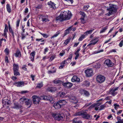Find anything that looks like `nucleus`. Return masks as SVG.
<instances>
[{
  "label": "nucleus",
  "instance_id": "nucleus-61",
  "mask_svg": "<svg viewBox=\"0 0 123 123\" xmlns=\"http://www.w3.org/2000/svg\"><path fill=\"white\" fill-rule=\"evenodd\" d=\"M48 51V48L47 47H46L44 49V54H46V52H47Z\"/></svg>",
  "mask_w": 123,
  "mask_h": 123
},
{
  "label": "nucleus",
  "instance_id": "nucleus-53",
  "mask_svg": "<svg viewBox=\"0 0 123 123\" xmlns=\"http://www.w3.org/2000/svg\"><path fill=\"white\" fill-rule=\"evenodd\" d=\"M104 51L103 49H101L98 51H95V54H97L101 52H103Z\"/></svg>",
  "mask_w": 123,
  "mask_h": 123
},
{
  "label": "nucleus",
  "instance_id": "nucleus-25",
  "mask_svg": "<svg viewBox=\"0 0 123 123\" xmlns=\"http://www.w3.org/2000/svg\"><path fill=\"white\" fill-rule=\"evenodd\" d=\"M80 50V48H79L75 53L74 54L76 55L74 58L75 60L77 59L78 57H79V52Z\"/></svg>",
  "mask_w": 123,
  "mask_h": 123
},
{
  "label": "nucleus",
  "instance_id": "nucleus-30",
  "mask_svg": "<svg viewBox=\"0 0 123 123\" xmlns=\"http://www.w3.org/2000/svg\"><path fill=\"white\" fill-rule=\"evenodd\" d=\"M27 99L25 97H23L20 99L19 101L20 102L22 103L24 101H25Z\"/></svg>",
  "mask_w": 123,
  "mask_h": 123
},
{
  "label": "nucleus",
  "instance_id": "nucleus-22",
  "mask_svg": "<svg viewBox=\"0 0 123 123\" xmlns=\"http://www.w3.org/2000/svg\"><path fill=\"white\" fill-rule=\"evenodd\" d=\"M68 63V62H67L66 60L63 61L61 63V66L59 67V68L60 69L63 68L64 66V65Z\"/></svg>",
  "mask_w": 123,
  "mask_h": 123
},
{
  "label": "nucleus",
  "instance_id": "nucleus-47",
  "mask_svg": "<svg viewBox=\"0 0 123 123\" xmlns=\"http://www.w3.org/2000/svg\"><path fill=\"white\" fill-rule=\"evenodd\" d=\"M69 3L70 4H72L73 2V0H64Z\"/></svg>",
  "mask_w": 123,
  "mask_h": 123
},
{
  "label": "nucleus",
  "instance_id": "nucleus-9",
  "mask_svg": "<svg viewBox=\"0 0 123 123\" xmlns=\"http://www.w3.org/2000/svg\"><path fill=\"white\" fill-rule=\"evenodd\" d=\"M85 73L87 77H90L93 75V71L91 69H88L85 70Z\"/></svg>",
  "mask_w": 123,
  "mask_h": 123
},
{
  "label": "nucleus",
  "instance_id": "nucleus-59",
  "mask_svg": "<svg viewBox=\"0 0 123 123\" xmlns=\"http://www.w3.org/2000/svg\"><path fill=\"white\" fill-rule=\"evenodd\" d=\"M42 6L41 5H38V6H37L36 7V8H37L39 9L41 8H42Z\"/></svg>",
  "mask_w": 123,
  "mask_h": 123
},
{
  "label": "nucleus",
  "instance_id": "nucleus-4",
  "mask_svg": "<svg viewBox=\"0 0 123 123\" xmlns=\"http://www.w3.org/2000/svg\"><path fill=\"white\" fill-rule=\"evenodd\" d=\"M66 103V100H60L57 103H54L53 105V106L55 108V107L61 108L62 107L63 105H65Z\"/></svg>",
  "mask_w": 123,
  "mask_h": 123
},
{
  "label": "nucleus",
  "instance_id": "nucleus-8",
  "mask_svg": "<svg viewBox=\"0 0 123 123\" xmlns=\"http://www.w3.org/2000/svg\"><path fill=\"white\" fill-rule=\"evenodd\" d=\"M40 99L41 100H49L51 103H54V101L52 98H49V97L45 96H43L40 97Z\"/></svg>",
  "mask_w": 123,
  "mask_h": 123
},
{
  "label": "nucleus",
  "instance_id": "nucleus-29",
  "mask_svg": "<svg viewBox=\"0 0 123 123\" xmlns=\"http://www.w3.org/2000/svg\"><path fill=\"white\" fill-rule=\"evenodd\" d=\"M19 67L18 65L16 64H14L13 65V70H18Z\"/></svg>",
  "mask_w": 123,
  "mask_h": 123
},
{
  "label": "nucleus",
  "instance_id": "nucleus-28",
  "mask_svg": "<svg viewBox=\"0 0 123 123\" xmlns=\"http://www.w3.org/2000/svg\"><path fill=\"white\" fill-rule=\"evenodd\" d=\"M66 93L65 92H60L58 93V95L61 97L63 98L65 97Z\"/></svg>",
  "mask_w": 123,
  "mask_h": 123
},
{
  "label": "nucleus",
  "instance_id": "nucleus-19",
  "mask_svg": "<svg viewBox=\"0 0 123 123\" xmlns=\"http://www.w3.org/2000/svg\"><path fill=\"white\" fill-rule=\"evenodd\" d=\"M25 105H26L28 108L30 107L31 105L32 104V102L30 99H27L25 101Z\"/></svg>",
  "mask_w": 123,
  "mask_h": 123
},
{
  "label": "nucleus",
  "instance_id": "nucleus-16",
  "mask_svg": "<svg viewBox=\"0 0 123 123\" xmlns=\"http://www.w3.org/2000/svg\"><path fill=\"white\" fill-rule=\"evenodd\" d=\"M24 83L23 81H18L15 83L14 84L17 87H22L24 86Z\"/></svg>",
  "mask_w": 123,
  "mask_h": 123
},
{
  "label": "nucleus",
  "instance_id": "nucleus-37",
  "mask_svg": "<svg viewBox=\"0 0 123 123\" xmlns=\"http://www.w3.org/2000/svg\"><path fill=\"white\" fill-rule=\"evenodd\" d=\"M9 32L12 33V34L13 37H14V36L13 34V31L12 30V29L11 27L10 26L9 27Z\"/></svg>",
  "mask_w": 123,
  "mask_h": 123
},
{
  "label": "nucleus",
  "instance_id": "nucleus-18",
  "mask_svg": "<svg viewBox=\"0 0 123 123\" xmlns=\"http://www.w3.org/2000/svg\"><path fill=\"white\" fill-rule=\"evenodd\" d=\"M72 81L73 82H79L80 81V80L76 76H74L71 79Z\"/></svg>",
  "mask_w": 123,
  "mask_h": 123
},
{
  "label": "nucleus",
  "instance_id": "nucleus-55",
  "mask_svg": "<svg viewBox=\"0 0 123 123\" xmlns=\"http://www.w3.org/2000/svg\"><path fill=\"white\" fill-rule=\"evenodd\" d=\"M81 19V22L82 24H84L85 23V21L84 20V18H80Z\"/></svg>",
  "mask_w": 123,
  "mask_h": 123
},
{
  "label": "nucleus",
  "instance_id": "nucleus-34",
  "mask_svg": "<svg viewBox=\"0 0 123 123\" xmlns=\"http://www.w3.org/2000/svg\"><path fill=\"white\" fill-rule=\"evenodd\" d=\"M70 40L71 38H68L65 41V42L64 43V44H65V45H67L68 43Z\"/></svg>",
  "mask_w": 123,
  "mask_h": 123
},
{
  "label": "nucleus",
  "instance_id": "nucleus-64",
  "mask_svg": "<svg viewBox=\"0 0 123 123\" xmlns=\"http://www.w3.org/2000/svg\"><path fill=\"white\" fill-rule=\"evenodd\" d=\"M123 123V120H118V121L116 123Z\"/></svg>",
  "mask_w": 123,
  "mask_h": 123
},
{
  "label": "nucleus",
  "instance_id": "nucleus-3",
  "mask_svg": "<svg viewBox=\"0 0 123 123\" xmlns=\"http://www.w3.org/2000/svg\"><path fill=\"white\" fill-rule=\"evenodd\" d=\"M65 111V113L53 115V116L58 121L63 120L64 118L67 117V116L69 115L68 112L66 111Z\"/></svg>",
  "mask_w": 123,
  "mask_h": 123
},
{
  "label": "nucleus",
  "instance_id": "nucleus-57",
  "mask_svg": "<svg viewBox=\"0 0 123 123\" xmlns=\"http://www.w3.org/2000/svg\"><path fill=\"white\" fill-rule=\"evenodd\" d=\"M4 52L7 55H8L9 53L8 49L7 48H6L4 50Z\"/></svg>",
  "mask_w": 123,
  "mask_h": 123
},
{
  "label": "nucleus",
  "instance_id": "nucleus-51",
  "mask_svg": "<svg viewBox=\"0 0 123 123\" xmlns=\"http://www.w3.org/2000/svg\"><path fill=\"white\" fill-rule=\"evenodd\" d=\"M76 119V118H75L74 120L73 121L74 123H82L80 121H75Z\"/></svg>",
  "mask_w": 123,
  "mask_h": 123
},
{
  "label": "nucleus",
  "instance_id": "nucleus-27",
  "mask_svg": "<svg viewBox=\"0 0 123 123\" xmlns=\"http://www.w3.org/2000/svg\"><path fill=\"white\" fill-rule=\"evenodd\" d=\"M94 30V29H93L90 30L88 31H87L85 33V35L86 36H87L88 34H91Z\"/></svg>",
  "mask_w": 123,
  "mask_h": 123
},
{
  "label": "nucleus",
  "instance_id": "nucleus-49",
  "mask_svg": "<svg viewBox=\"0 0 123 123\" xmlns=\"http://www.w3.org/2000/svg\"><path fill=\"white\" fill-rule=\"evenodd\" d=\"M84 94L86 96H88L89 95L88 92L86 91H84Z\"/></svg>",
  "mask_w": 123,
  "mask_h": 123
},
{
  "label": "nucleus",
  "instance_id": "nucleus-2",
  "mask_svg": "<svg viewBox=\"0 0 123 123\" xmlns=\"http://www.w3.org/2000/svg\"><path fill=\"white\" fill-rule=\"evenodd\" d=\"M109 6L107 8V10L108 11V13H107V15L110 16L112 14L116 12L117 8V6L112 4H110Z\"/></svg>",
  "mask_w": 123,
  "mask_h": 123
},
{
  "label": "nucleus",
  "instance_id": "nucleus-12",
  "mask_svg": "<svg viewBox=\"0 0 123 123\" xmlns=\"http://www.w3.org/2000/svg\"><path fill=\"white\" fill-rule=\"evenodd\" d=\"M118 88L119 87H118L110 89L109 90V93L111 94L113 96H114L117 94V92H116V91L117 90Z\"/></svg>",
  "mask_w": 123,
  "mask_h": 123
},
{
  "label": "nucleus",
  "instance_id": "nucleus-17",
  "mask_svg": "<svg viewBox=\"0 0 123 123\" xmlns=\"http://www.w3.org/2000/svg\"><path fill=\"white\" fill-rule=\"evenodd\" d=\"M48 4L50 8H52L54 9L56 8V7L55 6V4L54 3L52 2L51 1L48 2Z\"/></svg>",
  "mask_w": 123,
  "mask_h": 123
},
{
  "label": "nucleus",
  "instance_id": "nucleus-14",
  "mask_svg": "<svg viewBox=\"0 0 123 123\" xmlns=\"http://www.w3.org/2000/svg\"><path fill=\"white\" fill-rule=\"evenodd\" d=\"M40 18L41 19V20L43 23L49 21V20L48 19V16L47 15H41L40 16Z\"/></svg>",
  "mask_w": 123,
  "mask_h": 123
},
{
  "label": "nucleus",
  "instance_id": "nucleus-44",
  "mask_svg": "<svg viewBox=\"0 0 123 123\" xmlns=\"http://www.w3.org/2000/svg\"><path fill=\"white\" fill-rule=\"evenodd\" d=\"M94 67L96 68H100V65L99 63H98L96 64Z\"/></svg>",
  "mask_w": 123,
  "mask_h": 123
},
{
  "label": "nucleus",
  "instance_id": "nucleus-41",
  "mask_svg": "<svg viewBox=\"0 0 123 123\" xmlns=\"http://www.w3.org/2000/svg\"><path fill=\"white\" fill-rule=\"evenodd\" d=\"M83 84L87 86H89L90 85V83L87 81H85L84 82Z\"/></svg>",
  "mask_w": 123,
  "mask_h": 123
},
{
  "label": "nucleus",
  "instance_id": "nucleus-11",
  "mask_svg": "<svg viewBox=\"0 0 123 123\" xmlns=\"http://www.w3.org/2000/svg\"><path fill=\"white\" fill-rule=\"evenodd\" d=\"M104 64L108 67H111L114 65V64L109 59L105 60L104 62Z\"/></svg>",
  "mask_w": 123,
  "mask_h": 123
},
{
  "label": "nucleus",
  "instance_id": "nucleus-52",
  "mask_svg": "<svg viewBox=\"0 0 123 123\" xmlns=\"http://www.w3.org/2000/svg\"><path fill=\"white\" fill-rule=\"evenodd\" d=\"M69 31L67 29L64 32V35H66L68 34L69 33Z\"/></svg>",
  "mask_w": 123,
  "mask_h": 123
},
{
  "label": "nucleus",
  "instance_id": "nucleus-7",
  "mask_svg": "<svg viewBox=\"0 0 123 123\" xmlns=\"http://www.w3.org/2000/svg\"><path fill=\"white\" fill-rule=\"evenodd\" d=\"M98 37H95L90 42V43L87 45L88 47H89L92 45H94L96 44L98 41Z\"/></svg>",
  "mask_w": 123,
  "mask_h": 123
},
{
  "label": "nucleus",
  "instance_id": "nucleus-56",
  "mask_svg": "<svg viewBox=\"0 0 123 123\" xmlns=\"http://www.w3.org/2000/svg\"><path fill=\"white\" fill-rule=\"evenodd\" d=\"M123 40H122L119 43V45L120 47H122L123 46Z\"/></svg>",
  "mask_w": 123,
  "mask_h": 123
},
{
  "label": "nucleus",
  "instance_id": "nucleus-62",
  "mask_svg": "<svg viewBox=\"0 0 123 123\" xmlns=\"http://www.w3.org/2000/svg\"><path fill=\"white\" fill-rule=\"evenodd\" d=\"M65 53L64 52H61L59 54V55L60 56H63V55Z\"/></svg>",
  "mask_w": 123,
  "mask_h": 123
},
{
  "label": "nucleus",
  "instance_id": "nucleus-43",
  "mask_svg": "<svg viewBox=\"0 0 123 123\" xmlns=\"http://www.w3.org/2000/svg\"><path fill=\"white\" fill-rule=\"evenodd\" d=\"M107 26H106L103 28L102 30H101L100 32V33H102L105 32V30L107 29Z\"/></svg>",
  "mask_w": 123,
  "mask_h": 123
},
{
  "label": "nucleus",
  "instance_id": "nucleus-48",
  "mask_svg": "<svg viewBox=\"0 0 123 123\" xmlns=\"http://www.w3.org/2000/svg\"><path fill=\"white\" fill-rule=\"evenodd\" d=\"M40 33L44 37L47 38L48 36L47 35L45 34H43L42 33L40 32Z\"/></svg>",
  "mask_w": 123,
  "mask_h": 123
},
{
  "label": "nucleus",
  "instance_id": "nucleus-20",
  "mask_svg": "<svg viewBox=\"0 0 123 123\" xmlns=\"http://www.w3.org/2000/svg\"><path fill=\"white\" fill-rule=\"evenodd\" d=\"M47 90L48 91L52 92L56 91L57 90V89L55 87H51L48 88Z\"/></svg>",
  "mask_w": 123,
  "mask_h": 123
},
{
  "label": "nucleus",
  "instance_id": "nucleus-1",
  "mask_svg": "<svg viewBox=\"0 0 123 123\" xmlns=\"http://www.w3.org/2000/svg\"><path fill=\"white\" fill-rule=\"evenodd\" d=\"M72 16L71 12H67L64 11L61 13L56 18V20L62 22L64 20L69 19Z\"/></svg>",
  "mask_w": 123,
  "mask_h": 123
},
{
  "label": "nucleus",
  "instance_id": "nucleus-24",
  "mask_svg": "<svg viewBox=\"0 0 123 123\" xmlns=\"http://www.w3.org/2000/svg\"><path fill=\"white\" fill-rule=\"evenodd\" d=\"M92 117L91 115L87 114L85 116L83 117V118L91 120L92 119Z\"/></svg>",
  "mask_w": 123,
  "mask_h": 123
},
{
  "label": "nucleus",
  "instance_id": "nucleus-31",
  "mask_svg": "<svg viewBox=\"0 0 123 123\" xmlns=\"http://www.w3.org/2000/svg\"><path fill=\"white\" fill-rule=\"evenodd\" d=\"M6 9L7 11L10 13L11 12V9L9 5L8 4L6 5Z\"/></svg>",
  "mask_w": 123,
  "mask_h": 123
},
{
  "label": "nucleus",
  "instance_id": "nucleus-38",
  "mask_svg": "<svg viewBox=\"0 0 123 123\" xmlns=\"http://www.w3.org/2000/svg\"><path fill=\"white\" fill-rule=\"evenodd\" d=\"M15 108H21V106L17 103H14Z\"/></svg>",
  "mask_w": 123,
  "mask_h": 123
},
{
  "label": "nucleus",
  "instance_id": "nucleus-54",
  "mask_svg": "<svg viewBox=\"0 0 123 123\" xmlns=\"http://www.w3.org/2000/svg\"><path fill=\"white\" fill-rule=\"evenodd\" d=\"M20 19H18L17 21L16 22V26L17 27H18L19 26V24L20 22Z\"/></svg>",
  "mask_w": 123,
  "mask_h": 123
},
{
  "label": "nucleus",
  "instance_id": "nucleus-45",
  "mask_svg": "<svg viewBox=\"0 0 123 123\" xmlns=\"http://www.w3.org/2000/svg\"><path fill=\"white\" fill-rule=\"evenodd\" d=\"M60 33L59 32H57V33H56L55 35L52 36L51 37V39H52L53 38H54V37H57L59 34Z\"/></svg>",
  "mask_w": 123,
  "mask_h": 123
},
{
  "label": "nucleus",
  "instance_id": "nucleus-26",
  "mask_svg": "<svg viewBox=\"0 0 123 123\" xmlns=\"http://www.w3.org/2000/svg\"><path fill=\"white\" fill-rule=\"evenodd\" d=\"M15 56L16 57H19L21 56V52L19 50H17L16 52L15 53Z\"/></svg>",
  "mask_w": 123,
  "mask_h": 123
},
{
  "label": "nucleus",
  "instance_id": "nucleus-21",
  "mask_svg": "<svg viewBox=\"0 0 123 123\" xmlns=\"http://www.w3.org/2000/svg\"><path fill=\"white\" fill-rule=\"evenodd\" d=\"M35 55V52L34 51L31 52L30 55V57L31 58V60L33 62L34 61V58Z\"/></svg>",
  "mask_w": 123,
  "mask_h": 123
},
{
  "label": "nucleus",
  "instance_id": "nucleus-42",
  "mask_svg": "<svg viewBox=\"0 0 123 123\" xmlns=\"http://www.w3.org/2000/svg\"><path fill=\"white\" fill-rule=\"evenodd\" d=\"M55 55H52L49 59V61H52L55 58Z\"/></svg>",
  "mask_w": 123,
  "mask_h": 123
},
{
  "label": "nucleus",
  "instance_id": "nucleus-46",
  "mask_svg": "<svg viewBox=\"0 0 123 123\" xmlns=\"http://www.w3.org/2000/svg\"><path fill=\"white\" fill-rule=\"evenodd\" d=\"M85 37V35H82L81 37L79 38L78 40L79 41H81Z\"/></svg>",
  "mask_w": 123,
  "mask_h": 123
},
{
  "label": "nucleus",
  "instance_id": "nucleus-6",
  "mask_svg": "<svg viewBox=\"0 0 123 123\" xmlns=\"http://www.w3.org/2000/svg\"><path fill=\"white\" fill-rule=\"evenodd\" d=\"M105 78L101 75H98L96 77V80L98 82L101 83L104 82L105 80Z\"/></svg>",
  "mask_w": 123,
  "mask_h": 123
},
{
  "label": "nucleus",
  "instance_id": "nucleus-13",
  "mask_svg": "<svg viewBox=\"0 0 123 123\" xmlns=\"http://www.w3.org/2000/svg\"><path fill=\"white\" fill-rule=\"evenodd\" d=\"M87 110H83L80 112H77L75 116L82 115L83 118V117L85 116L87 113Z\"/></svg>",
  "mask_w": 123,
  "mask_h": 123
},
{
  "label": "nucleus",
  "instance_id": "nucleus-40",
  "mask_svg": "<svg viewBox=\"0 0 123 123\" xmlns=\"http://www.w3.org/2000/svg\"><path fill=\"white\" fill-rule=\"evenodd\" d=\"M53 82L55 84H59L61 82V81L59 80H55Z\"/></svg>",
  "mask_w": 123,
  "mask_h": 123
},
{
  "label": "nucleus",
  "instance_id": "nucleus-5",
  "mask_svg": "<svg viewBox=\"0 0 123 123\" xmlns=\"http://www.w3.org/2000/svg\"><path fill=\"white\" fill-rule=\"evenodd\" d=\"M10 101L8 100L7 98L5 97L2 100V105L4 107H8L10 104Z\"/></svg>",
  "mask_w": 123,
  "mask_h": 123
},
{
  "label": "nucleus",
  "instance_id": "nucleus-63",
  "mask_svg": "<svg viewBox=\"0 0 123 123\" xmlns=\"http://www.w3.org/2000/svg\"><path fill=\"white\" fill-rule=\"evenodd\" d=\"M28 12V8H25L24 12L25 13H27Z\"/></svg>",
  "mask_w": 123,
  "mask_h": 123
},
{
  "label": "nucleus",
  "instance_id": "nucleus-32",
  "mask_svg": "<svg viewBox=\"0 0 123 123\" xmlns=\"http://www.w3.org/2000/svg\"><path fill=\"white\" fill-rule=\"evenodd\" d=\"M13 73L14 75L15 76H17L18 75H19L20 74L19 72L18 71V70H13Z\"/></svg>",
  "mask_w": 123,
  "mask_h": 123
},
{
  "label": "nucleus",
  "instance_id": "nucleus-39",
  "mask_svg": "<svg viewBox=\"0 0 123 123\" xmlns=\"http://www.w3.org/2000/svg\"><path fill=\"white\" fill-rule=\"evenodd\" d=\"M43 86V83H42L41 82L37 84V87L38 88H41Z\"/></svg>",
  "mask_w": 123,
  "mask_h": 123
},
{
  "label": "nucleus",
  "instance_id": "nucleus-15",
  "mask_svg": "<svg viewBox=\"0 0 123 123\" xmlns=\"http://www.w3.org/2000/svg\"><path fill=\"white\" fill-rule=\"evenodd\" d=\"M62 84L64 87L68 88H71L73 85L72 83L69 82H63Z\"/></svg>",
  "mask_w": 123,
  "mask_h": 123
},
{
  "label": "nucleus",
  "instance_id": "nucleus-33",
  "mask_svg": "<svg viewBox=\"0 0 123 123\" xmlns=\"http://www.w3.org/2000/svg\"><path fill=\"white\" fill-rule=\"evenodd\" d=\"M90 6L89 5H85L83 7V9L84 11H86L88 10V8Z\"/></svg>",
  "mask_w": 123,
  "mask_h": 123
},
{
  "label": "nucleus",
  "instance_id": "nucleus-50",
  "mask_svg": "<svg viewBox=\"0 0 123 123\" xmlns=\"http://www.w3.org/2000/svg\"><path fill=\"white\" fill-rule=\"evenodd\" d=\"M8 26L6 24L5 26V28L4 30V32H8Z\"/></svg>",
  "mask_w": 123,
  "mask_h": 123
},
{
  "label": "nucleus",
  "instance_id": "nucleus-36",
  "mask_svg": "<svg viewBox=\"0 0 123 123\" xmlns=\"http://www.w3.org/2000/svg\"><path fill=\"white\" fill-rule=\"evenodd\" d=\"M80 14L81 15V18H84L86 16V14L84 12H80Z\"/></svg>",
  "mask_w": 123,
  "mask_h": 123
},
{
  "label": "nucleus",
  "instance_id": "nucleus-23",
  "mask_svg": "<svg viewBox=\"0 0 123 123\" xmlns=\"http://www.w3.org/2000/svg\"><path fill=\"white\" fill-rule=\"evenodd\" d=\"M101 105L100 103H97L92 104L89 108H99L98 106Z\"/></svg>",
  "mask_w": 123,
  "mask_h": 123
},
{
  "label": "nucleus",
  "instance_id": "nucleus-60",
  "mask_svg": "<svg viewBox=\"0 0 123 123\" xmlns=\"http://www.w3.org/2000/svg\"><path fill=\"white\" fill-rule=\"evenodd\" d=\"M56 70L55 69L54 70V71H49L48 73L49 74H50L51 73H55L56 72Z\"/></svg>",
  "mask_w": 123,
  "mask_h": 123
},
{
  "label": "nucleus",
  "instance_id": "nucleus-35",
  "mask_svg": "<svg viewBox=\"0 0 123 123\" xmlns=\"http://www.w3.org/2000/svg\"><path fill=\"white\" fill-rule=\"evenodd\" d=\"M72 54H70L69 55L68 58L66 60V62H67V61H68V63H69L70 61L72 59Z\"/></svg>",
  "mask_w": 123,
  "mask_h": 123
},
{
  "label": "nucleus",
  "instance_id": "nucleus-58",
  "mask_svg": "<svg viewBox=\"0 0 123 123\" xmlns=\"http://www.w3.org/2000/svg\"><path fill=\"white\" fill-rule=\"evenodd\" d=\"M5 61L6 62L8 63L9 62V60L8 59V58L7 56H5Z\"/></svg>",
  "mask_w": 123,
  "mask_h": 123
},
{
  "label": "nucleus",
  "instance_id": "nucleus-10",
  "mask_svg": "<svg viewBox=\"0 0 123 123\" xmlns=\"http://www.w3.org/2000/svg\"><path fill=\"white\" fill-rule=\"evenodd\" d=\"M33 98V103L34 104H39L40 99V98L39 97H38L36 96H33L32 97Z\"/></svg>",
  "mask_w": 123,
  "mask_h": 123
}]
</instances>
